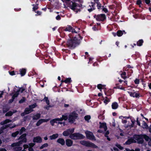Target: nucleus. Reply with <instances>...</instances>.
<instances>
[{
	"instance_id": "1",
	"label": "nucleus",
	"mask_w": 151,
	"mask_h": 151,
	"mask_svg": "<svg viewBox=\"0 0 151 151\" xmlns=\"http://www.w3.org/2000/svg\"><path fill=\"white\" fill-rule=\"evenodd\" d=\"M82 37L78 35L76 37H70L67 41L66 45L69 48H74L76 46L79 45L80 42Z\"/></svg>"
},
{
	"instance_id": "2",
	"label": "nucleus",
	"mask_w": 151,
	"mask_h": 151,
	"mask_svg": "<svg viewBox=\"0 0 151 151\" xmlns=\"http://www.w3.org/2000/svg\"><path fill=\"white\" fill-rule=\"evenodd\" d=\"M26 134H24L22 135L19 138V141L17 143H14L11 145L12 147H16L14 148V150L15 151H19L21 150L22 148L19 147L23 143L26 142L27 141V139L26 138Z\"/></svg>"
},
{
	"instance_id": "3",
	"label": "nucleus",
	"mask_w": 151,
	"mask_h": 151,
	"mask_svg": "<svg viewBox=\"0 0 151 151\" xmlns=\"http://www.w3.org/2000/svg\"><path fill=\"white\" fill-rule=\"evenodd\" d=\"M67 119L68 116L67 115H63L62 117L60 118H55L51 120L50 121V123L52 126L54 125L55 123H57L58 124H63V126H64L65 124V123L62 122V121L63 120H66Z\"/></svg>"
},
{
	"instance_id": "4",
	"label": "nucleus",
	"mask_w": 151,
	"mask_h": 151,
	"mask_svg": "<svg viewBox=\"0 0 151 151\" xmlns=\"http://www.w3.org/2000/svg\"><path fill=\"white\" fill-rule=\"evenodd\" d=\"M24 90V89L23 88H20L18 87L15 86L13 90L15 93L13 95L11 94V95H12V99L9 100V102L11 103L13 102L14 99L17 97L19 92L22 93Z\"/></svg>"
},
{
	"instance_id": "5",
	"label": "nucleus",
	"mask_w": 151,
	"mask_h": 151,
	"mask_svg": "<svg viewBox=\"0 0 151 151\" xmlns=\"http://www.w3.org/2000/svg\"><path fill=\"white\" fill-rule=\"evenodd\" d=\"M122 117L123 118L122 119V122L123 123H126L127 122H128L129 123L127 124V126L130 127H132L133 126L134 122L132 121L129 117L121 116L119 118H122Z\"/></svg>"
},
{
	"instance_id": "6",
	"label": "nucleus",
	"mask_w": 151,
	"mask_h": 151,
	"mask_svg": "<svg viewBox=\"0 0 151 151\" xmlns=\"http://www.w3.org/2000/svg\"><path fill=\"white\" fill-rule=\"evenodd\" d=\"M84 137L83 135L78 133L71 134L69 136L70 138L75 140L82 139Z\"/></svg>"
},
{
	"instance_id": "7",
	"label": "nucleus",
	"mask_w": 151,
	"mask_h": 151,
	"mask_svg": "<svg viewBox=\"0 0 151 151\" xmlns=\"http://www.w3.org/2000/svg\"><path fill=\"white\" fill-rule=\"evenodd\" d=\"M80 143L83 145L87 147H91L94 148H96L97 147V146L95 144L88 141H81L80 142Z\"/></svg>"
},
{
	"instance_id": "8",
	"label": "nucleus",
	"mask_w": 151,
	"mask_h": 151,
	"mask_svg": "<svg viewBox=\"0 0 151 151\" xmlns=\"http://www.w3.org/2000/svg\"><path fill=\"white\" fill-rule=\"evenodd\" d=\"M78 117V114L75 112H73L71 113L69 116L68 120L69 122L72 123Z\"/></svg>"
},
{
	"instance_id": "9",
	"label": "nucleus",
	"mask_w": 151,
	"mask_h": 151,
	"mask_svg": "<svg viewBox=\"0 0 151 151\" xmlns=\"http://www.w3.org/2000/svg\"><path fill=\"white\" fill-rule=\"evenodd\" d=\"M69 7L72 10H78L80 7L79 5L75 2H71L69 4Z\"/></svg>"
},
{
	"instance_id": "10",
	"label": "nucleus",
	"mask_w": 151,
	"mask_h": 151,
	"mask_svg": "<svg viewBox=\"0 0 151 151\" xmlns=\"http://www.w3.org/2000/svg\"><path fill=\"white\" fill-rule=\"evenodd\" d=\"M85 134H86V137L88 139L91 140H95V137L92 132L90 131H87L85 132Z\"/></svg>"
},
{
	"instance_id": "11",
	"label": "nucleus",
	"mask_w": 151,
	"mask_h": 151,
	"mask_svg": "<svg viewBox=\"0 0 151 151\" xmlns=\"http://www.w3.org/2000/svg\"><path fill=\"white\" fill-rule=\"evenodd\" d=\"M74 128L67 129L63 132V136H65L70 135L74 132Z\"/></svg>"
},
{
	"instance_id": "12",
	"label": "nucleus",
	"mask_w": 151,
	"mask_h": 151,
	"mask_svg": "<svg viewBox=\"0 0 151 151\" xmlns=\"http://www.w3.org/2000/svg\"><path fill=\"white\" fill-rule=\"evenodd\" d=\"M78 28H76L74 29L72 27L70 26H68L67 27L64 29V30L66 31L71 32L73 33H77L78 31Z\"/></svg>"
},
{
	"instance_id": "13",
	"label": "nucleus",
	"mask_w": 151,
	"mask_h": 151,
	"mask_svg": "<svg viewBox=\"0 0 151 151\" xmlns=\"http://www.w3.org/2000/svg\"><path fill=\"white\" fill-rule=\"evenodd\" d=\"M106 19V16L104 14H100L97 16L96 18L98 21H104Z\"/></svg>"
},
{
	"instance_id": "14",
	"label": "nucleus",
	"mask_w": 151,
	"mask_h": 151,
	"mask_svg": "<svg viewBox=\"0 0 151 151\" xmlns=\"http://www.w3.org/2000/svg\"><path fill=\"white\" fill-rule=\"evenodd\" d=\"M32 111L33 110L29 107L26 108L25 109L24 112L23 113H22L21 114V115L22 116H24L26 114H27L31 113Z\"/></svg>"
},
{
	"instance_id": "15",
	"label": "nucleus",
	"mask_w": 151,
	"mask_h": 151,
	"mask_svg": "<svg viewBox=\"0 0 151 151\" xmlns=\"http://www.w3.org/2000/svg\"><path fill=\"white\" fill-rule=\"evenodd\" d=\"M50 120V119H41L39 120L37 122L36 125L37 126H39L43 122H47Z\"/></svg>"
},
{
	"instance_id": "16",
	"label": "nucleus",
	"mask_w": 151,
	"mask_h": 151,
	"mask_svg": "<svg viewBox=\"0 0 151 151\" xmlns=\"http://www.w3.org/2000/svg\"><path fill=\"white\" fill-rule=\"evenodd\" d=\"M33 141L34 142L41 143L42 142V139L40 137H37L34 138Z\"/></svg>"
},
{
	"instance_id": "17",
	"label": "nucleus",
	"mask_w": 151,
	"mask_h": 151,
	"mask_svg": "<svg viewBox=\"0 0 151 151\" xmlns=\"http://www.w3.org/2000/svg\"><path fill=\"white\" fill-rule=\"evenodd\" d=\"M94 3L93 2H91L89 4V6L91 8L88 9V11L91 12L94 9Z\"/></svg>"
},
{
	"instance_id": "18",
	"label": "nucleus",
	"mask_w": 151,
	"mask_h": 151,
	"mask_svg": "<svg viewBox=\"0 0 151 151\" xmlns=\"http://www.w3.org/2000/svg\"><path fill=\"white\" fill-rule=\"evenodd\" d=\"M65 141L66 145L70 147L72 145L73 142L71 140L68 139H66Z\"/></svg>"
},
{
	"instance_id": "19",
	"label": "nucleus",
	"mask_w": 151,
	"mask_h": 151,
	"mask_svg": "<svg viewBox=\"0 0 151 151\" xmlns=\"http://www.w3.org/2000/svg\"><path fill=\"white\" fill-rule=\"evenodd\" d=\"M128 93L131 96L133 97H138L139 96V94L136 92L132 93L131 92H128Z\"/></svg>"
},
{
	"instance_id": "20",
	"label": "nucleus",
	"mask_w": 151,
	"mask_h": 151,
	"mask_svg": "<svg viewBox=\"0 0 151 151\" xmlns=\"http://www.w3.org/2000/svg\"><path fill=\"white\" fill-rule=\"evenodd\" d=\"M57 142L62 145H64L65 144V140L62 138H59L57 140Z\"/></svg>"
},
{
	"instance_id": "21",
	"label": "nucleus",
	"mask_w": 151,
	"mask_h": 151,
	"mask_svg": "<svg viewBox=\"0 0 151 151\" xmlns=\"http://www.w3.org/2000/svg\"><path fill=\"white\" fill-rule=\"evenodd\" d=\"M136 142L135 140L132 138L129 139L125 143L127 145H129L131 143L133 142Z\"/></svg>"
},
{
	"instance_id": "22",
	"label": "nucleus",
	"mask_w": 151,
	"mask_h": 151,
	"mask_svg": "<svg viewBox=\"0 0 151 151\" xmlns=\"http://www.w3.org/2000/svg\"><path fill=\"white\" fill-rule=\"evenodd\" d=\"M100 127L103 128L105 131H106L107 129L106 124L105 123H100Z\"/></svg>"
},
{
	"instance_id": "23",
	"label": "nucleus",
	"mask_w": 151,
	"mask_h": 151,
	"mask_svg": "<svg viewBox=\"0 0 151 151\" xmlns=\"http://www.w3.org/2000/svg\"><path fill=\"white\" fill-rule=\"evenodd\" d=\"M111 106L113 109H116L118 107V105L117 103L115 102L112 104Z\"/></svg>"
},
{
	"instance_id": "24",
	"label": "nucleus",
	"mask_w": 151,
	"mask_h": 151,
	"mask_svg": "<svg viewBox=\"0 0 151 151\" xmlns=\"http://www.w3.org/2000/svg\"><path fill=\"white\" fill-rule=\"evenodd\" d=\"M58 136V134H54L50 136V138L51 140L57 138Z\"/></svg>"
},
{
	"instance_id": "25",
	"label": "nucleus",
	"mask_w": 151,
	"mask_h": 151,
	"mask_svg": "<svg viewBox=\"0 0 151 151\" xmlns=\"http://www.w3.org/2000/svg\"><path fill=\"white\" fill-rule=\"evenodd\" d=\"M20 73L22 76H24L26 73V70L25 69L22 68L20 69Z\"/></svg>"
},
{
	"instance_id": "26",
	"label": "nucleus",
	"mask_w": 151,
	"mask_h": 151,
	"mask_svg": "<svg viewBox=\"0 0 151 151\" xmlns=\"http://www.w3.org/2000/svg\"><path fill=\"white\" fill-rule=\"evenodd\" d=\"M43 100L45 101L46 102V103H47V104L48 105H49L47 107H46V108L48 109H49V108L50 107V105H49V100L48 99V98L47 97H45Z\"/></svg>"
},
{
	"instance_id": "27",
	"label": "nucleus",
	"mask_w": 151,
	"mask_h": 151,
	"mask_svg": "<svg viewBox=\"0 0 151 151\" xmlns=\"http://www.w3.org/2000/svg\"><path fill=\"white\" fill-rule=\"evenodd\" d=\"M16 126V125L14 124H9L7 125L6 126H5V127H4V126H3V127L2 129H3L5 128L6 127H9L10 128H13L14 127Z\"/></svg>"
},
{
	"instance_id": "28",
	"label": "nucleus",
	"mask_w": 151,
	"mask_h": 151,
	"mask_svg": "<svg viewBox=\"0 0 151 151\" xmlns=\"http://www.w3.org/2000/svg\"><path fill=\"white\" fill-rule=\"evenodd\" d=\"M40 116V114H37L33 116V119L37 120L39 119Z\"/></svg>"
},
{
	"instance_id": "29",
	"label": "nucleus",
	"mask_w": 151,
	"mask_h": 151,
	"mask_svg": "<svg viewBox=\"0 0 151 151\" xmlns=\"http://www.w3.org/2000/svg\"><path fill=\"white\" fill-rule=\"evenodd\" d=\"M124 33L125 34L126 33L125 31H121L119 30L117 32V35L118 36L120 37Z\"/></svg>"
},
{
	"instance_id": "30",
	"label": "nucleus",
	"mask_w": 151,
	"mask_h": 151,
	"mask_svg": "<svg viewBox=\"0 0 151 151\" xmlns=\"http://www.w3.org/2000/svg\"><path fill=\"white\" fill-rule=\"evenodd\" d=\"M11 121H12L11 120L7 119L5 121L1 122V125H4V124H7L9 122H11Z\"/></svg>"
},
{
	"instance_id": "31",
	"label": "nucleus",
	"mask_w": 151,
	"mask_h": 151,
	"mask_svg": "<svg viewBox=\"0 0 151 151\" xmlns=\"http://www.w3.org/2000/svg\"><path fill=\"white\" fill-rule=\"evenodd\" d=\"M71 82V78H67L64 81H62V82H64L66 83H70Z\"/></svg>"
},
{
	"instance_id": "32",
	"label": "nucleus",
	"mask_w": 151,
	"mask_h": 151,
	"mask_svg": "<svg viewBox=\"0 0 151 151\" xmlns=\"http://www.w3.org/2000/svg\"><path fill=\"white\" fill-rule=\"evenodd\" d=\"M142 127L143 128L147 129L148 128V126L146 123L144 121H143V124Z\"/></svg>"
},
{
	"instance_id": "33",
	"label": "nucleus",
	"mask_w": 151,
	"mask_h": 151,
	"mask_svg": "<svg viewBox=\"0 0 151 151\" xmlns=\"http://www.w3.org/2000/svg\"><path fill=\"white\" fill-rule=\"evenodd\" d=\"M48 146V144L47 143H45L42 145L41 147H40V149H42L44 148L47 147Z\"/></svg>"
},
{
	"instance_id": "34",
	"label": "nucleus",
	"mask_w": 151,
	"mask_h": 151,
	"mask_svg": "<svg viewBox=\"0 0 151 151\" xmlns=\"http://www.w3.org/2000/svg\"><path fill=\"white\" fill-rule=\"evenodd\" d=\"M143 41L142 40H139L137 43V45L138 46H141L142 44Z\"/></svg>"
},
{
	"instance_id": "35",
	"label": "nucleus",
	"mask_w": 151,
	"mask_h": 151,
	"mask_svg": "<svg viewBox=\"0 0 151 151\" xmlns=\"http://www.w3.org/2000/svg\"><path fill=\"white\" fill-rule=\"evenodd\" d=\"M25 129L24 127H22L21 129L20 130L19 132V134H20L24 132L25 131Z\"/></svg>"
},
{
	"instance_id": "36",
	"label": "nucleus",
	"mask_w": 151,
	"mask_h": 151,
	"mask_svg": "<svg viewBox=\"0 0 151 151\" xmlns=\"http://www.w3.org/2000/svg\"><path fill=\"white\" fill-rule=\"evenodd\" d=\"M124 151H140V149L139 148H136L134 150H130L128 149H126Z\"/></svg>"
},
{
	"instance_id": "37",
	"label": "nucleus",
	"mask_w": 151,
	"mask_h": 151,
	"mask_svg": "<svg viewBox=\"0 0 151 151\" xmlns=\"http://www.w3.org/2000/svg\"><path fill=\"white\" fill-rule=\"evenodd\" d=\"M104 102L105 104H106L107 103L110 101V99H105L104 98Z\"/></svg>"
},
{
	"instance_id": "38",
	"label": "nucleus",
	"mask_w": 151,
	"mask_h": 151,
	"mask_svg": "<svg viewBox=\"0 0 151 151\" xmlns=\"http://www.w3.org/2000/svg\"><path fill=\"white\" fill-rule=\"evenodd\" d=\"M19 134V131H17L15 132H14L12 133V136L13 137H15L17 136V135Z\"/></svg>"
},
{
	"instance_id": "39",
	"label": "nucleus",
	"mask_w": 151,
	"mask_h": 151,
	"mask_svg": "<svg viewBox=\"0 0 151 151\" xmlns=\"http://www.w3.org/2000/svg\"><path fill=\"white\" fill-rule=\"evenodd\" d=\"M109 134V132L108 131H107L106 132L105 134V136L106 137H107V139H108V140L110 141V138H109L107 136V135H108Z\"/></svg>"
},
{
	"instance_id": "40",
	"label": "nucleus",
	"mask_w": 151,
	"mask_h": 151,
	"mask_svg": "<svg viewBox=\"0 0 151 151\" xmlns=\"http://www.w3.org/2000/svg\"><path fill=\"white\" fill-rule=\"evenodd\" d=\"M84 118L86 120L88 121L90 119L91 117L89 115H87L85 116Z\"/></svg>"
},
{
	"instance_id": "41",
	"label": "nucleus",
	"mask_w": 151,
	"mask_h": 151,
	"mask_svg": "<svg viewBox=\"0 0 151 151\" xmlns=\"http://www.w3.org/2000/svg\"><path fill=\"white\" fill-rule=\"evenodd\" d=\"M103 86L102 85L99 84L98 85L97 87L99 89H100L101 91V88Z\"/></svg>"
},
{
	"instance_id": "42",
	"label": "nucleus",
	"mask_w": 151,
	"mask_h": 151,
	"mask_svg": "<svg viewBox=\"0 0 151 151\" xmlns=\"http://www.w3.org/2000/svg\"><path fill=\"white\" fill-rule=\"evenodd\" d=\"M13 114V113L11 111H10L7 113L6 114V116H11Z\"/></svg>"
},
{
	"instance_id": "43",
	"label": "nucleus",
	"mask_w": 151,
	"mask_h": 151,
	"mask_svg": "<svg viewBox=\"0 0 151 151\" xmlns=\"http://www.w3.org/2000/svg\"><path fill=\"white\" fill-rule=\"evenodd\" d=\"M36 106V105L35 104L29 106V107L32 109L35 108Z\"/></svg>"
},
{
	"instance_id": "44",
	"label": "nucleus",
	"mask_w": 151,
	"mask_h": 151,
	"mask_svg": "<svg viewBox=\"0 0 151 151\" xmlns=\"http://www.w3.org/2000/svg\"><path fill=\"white\" fill-rule=\"evenodd\" d=\"M25 100V99L24 98H23L20 100L19 101V103H23Z\"/></svg>"
},
{
	"instance_id": "45",
	"label": "nucleus",
	"mask_w": 151,
	"mask_h": 151,
	"mask_svg": "<svg viewBox=\"0 0 151 151\" xmlns=\"http://www.w3.org/2000/svg\"><path fill=\"white\" fill-rule=\"evenodd\" d=\"M126 75V73L125 72H123L121 74V76L122 77L124 78H126V77L125 76Z\"/></svg>"
},
{
	"instance_id": "46",
	"label": "nucleus",
	"mask_w": 151,
	"mask_h": 151,
	"mask_svg": "<svg viewBox=\"0 0 151 151\" xmlns=\"http://www.w3.org/2000/svg\"><path fill=\"white\" fill-rule=\"evenodd\" d=\"M34 7L33 8V10L34 11H35L38 8L37 5H36L34 6V5H33Z\"/></svg>"
},
{
	"instance_id": "47",
	"label": "nucleus",
	"mask_w": 151,
	"mask_h": 151,
	"mask_svg": "<svg viewBox=\"0 0 151 151\" xmlns=\"http://www.w3.org/2000/svg\"><path fill=\"white\" fill-rule=\"evenodd\" d=\"M140 137V136L139 135H135L134 137V138L136 140H138Z\"/></svg>"
},
{
	"instance_id": "48",
	"label": "nucleus",
	"mask_w": 151,
	"mask_h": 151,
	"mask_svg": "<svg viewBox=\"0 0 151 151\" xmlns=\"http://www.w3.org/2000/svg\"><path fill=\"white\" fill-rule=\"evenodd\" d=\"M37 14H35V16L40 15L42 14V12H41L37 11L36 12Z\"/></svg>"
},
{
	"instance_id": "49",
	"label": "nucleus",
	"mask_w": 151,
	"mask_h": 151,
	"mask_svg": "<svg viewBox=\"0 0 151 151\" xmlns=\"http://www.w3.org/2000/svg\"><path fill=\"white\" fill-rule=\"evenodd\" d=\"M35 145V144L34 143H30L29 144V147H32H32Z\"/></svg>"
},
{
	"instance_id": "50",
	"label": "nucleus",
	"mask_w": 151,
	"mask_h": 151,
	"mask_svg": "<svg viewBox=\"0 0 151 151\" xmlns=\"http://www.w3.org/2000/svg\"><path fill=\"white\" fill-rule=\"evenodd\" d=\"M116 146L120 150H122L123 148L120 145L117 144L116 145Z\"/></svg>"
},
{
	"instance_id": "51",
	"label": "nucleus",
	"mask_w": 151,
	"mask_h": 151,
	"mask_svg": "<svg viewBox=\"0 0 151 151\" xmlns=\"http://www.w3.org/2000/svg\"><path fill=\"white\" fill-rule=\"evenodd\" d=\"M23 147L24 148V149H26L29 148V146L28 145H23Z\"/></svg>"
},
{
	"instance_id": "52",
	"label": "nucleus",
	"mask_w": 151,
	"mask_h": 151,
	"mask_svg": "<svg viewBox=\"0 0 151 151\" xmlns=\"http://www.w3.org/2000/svg\"><path fill=\"white\" fill-rule=\"evenodd\" d=\"M97 4V6L98 9H99L101 7V4L99 2H96Z\"/></svg>"
},
{
	"instance_id": "53",
	"label": "nucleus",
	"mask_w": 151,
	"mask_h": 151,
	"mask_svg": "<svg viewBox=\"0 0 151 151\" xmlns=\"http://www.w3.org/2000/svg\"><path fill=\"white\" fill-rule=\"evenodd\" d=\"M135 83L136 84H138L139 83V80L138 79H136L134 81Z\"/></svg>"
},
{
	"instance_id": "54",
	"label": "nucleus",
	"mask_w": 151,
	"mask_h": 151,
	"mask_svg": "<svg viewBox=\"0 0 151 151\" xmlns=\"http://www.w3.org/2000/svg\"><path fill=\"white\" fill-rule=\"evenodd\" d=\"M56 19L57 20H60V19H61V17H60V16L59 15H58L56 17Z\"/></svg>"
},
{
	"instance_id": "55",
	"label": "nucleus",
	"mask_w": 151,
	"mask_h": 151,
	"mask_svg": "<svg viewBox=\"0 0 151 151\" xmlns=\"http://www.w3.org/2000/svg\"><path fill=\"white\" fill-rule=\"evenodd\" d=\"M141 3V1L140 0H138L137 2V4L138 5H139Z\"/></svg>"
},
{
	"instance_id": "56",
	"label": "nucleus",
	"mask_w": 151,
	"mask_h": 151,
	"mask_svg": "<svg viewBox=\"0 0 151 151\" xmlns=\"http://www.w3.org/2000/svg\"><path fill=\"white\" fill-rule=\"evenodd\" d=\"M10 74L12 76H13L15 75V73L14 71H12V72H9Z\"/></svg>"
},
{
	"instance_id": "57",
	"label": "nucleus",
	"mask_w": 151,
	"mask_h": 151,
	"mask_svg": "<svg viewBox=\"0 0 151 151\" xmlns=\"http://www.w3.org/2000/svg\"><path fill=\"white\" fill-rule=\"evenodd\" d=\"M103 10L104 11L105 13H107L108 12L107 9L106 8H103Z\"/></svg>"
},
{
	"instance_id": "58",
	"label": "nucleus",
	"mask_w": 151,
	"mask_h": 151,
	"mask_svg": "<svg viewBox=\"0 0 151 151\" xmlns=\"http://www.w3.org/2000/svg\"><path fill=\"white\" fill-rule=\"evenodd\" d=\"M28 150L29 151H34L33 148L32 147H29Z\"/></svg>"
},
{
	"instance_id": "59",
	"label": "nucleus",
	"mask_w": 151,
	"mask_h": 151,
	"mask_svg": "<svg viewBox=\"0 0 151 151\" xmlns=\"http://www.w3.org/2000/svg\"><path fill=\"white\" fill-rule=\"evenodd\" d=\"M145 3L148 4H149L150 2V0H145Z\"/></svg>"
},
{
	"instance_id": "60",
	"label": "nucleus",
	"mask_w": 151,
	"mask_h": 151,
	"mask_svg": "<svg viewBox=\"0 0 151 151\" xmlns=\"http://www.w3.org/2000/svg\"><path fill=\"white\" fill-rule=\"evenodd\" d=\"M0 151H6V150L4 148H0Z\"/></svg>"
},
{
	"instance_id": "61",
	"label": "nucleus",
	"mask_w": 151,
	"mask_h": 151,
	"mask_svg": "<svg viewBox=\"0 0 151 151\" xmlns=\"http://www.w3.org/2000/svg\"><path fill=\"white\" fill-rule=\"evenodd\" d=\"M69 106V105L65 104H64V107L65 108H67Z\"/></svg>"
},
{
	"instance_id": "62",
	"label": "nucleus",
	"mask_w": 151,
	"mask_h": 151,
	"mask_svg": "<svg viewBox=\"0 0 151 151\" xmlns=\"http://www.w3.org/2000/svg\"><path fill=\"white\" fill-rule=\"evenodd\" d=\"M137 124L139 125V126H140V124L139 122V121L138 120V119H137Z\"/></svg>"
},
{
	"instance_id": "63",
	"label": "nucleus",
	"mask_w": 151,
	"mask_h": 151,
	"mask_svg": "<svg viewBox=\"0 0 151 151\" xmlns=\"http://www.w3.org/2000/svg\"><path fill=\"white\" fill-rule=\"evenodd\" d=\"M94 31H96L97 29H96V28L95 26H94V27H92Z\"/></svg>"
},
{
	"instance_id": "64",
	"label": "nucleus",
	"mask_w": 151,
	"mask_h": 151,
	"mask_svg": "<svg viewBox=\"0 0 151 151\" xmlns=\"http://www.w3.org/2000/svg\"><path fill=\"white\" fill-rule=\"evenodd\" d=\"M112 34L114 36V37L116 36V33H113Z\"/></svg>"
}]
</instances>
